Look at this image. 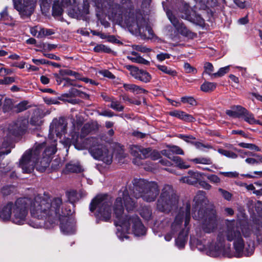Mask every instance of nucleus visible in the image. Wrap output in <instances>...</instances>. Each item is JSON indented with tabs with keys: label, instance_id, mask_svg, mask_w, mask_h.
Masks as SVG:
<instances>
[{
	"label": "nucleus",
	"instance_id": "1",
	"mask_svg": "<svg viewBox=\"0 0 262 262\" xmlns=\"http://www.w3.org/2000/svg\"><path fill=\"white\" fill-rule=\"evenodd\" d=\"M225 231L219 232L212 243L203 238L202 233L196 231V236L190 237L191 246L204 252L209 256L227 257L249 256L254 251L252 231L249 225L241 220H226Z\"/></svg>",
	"mask_w": 262,
	"mask_h": 262
},
{
	"label": "nucleus",
	"instance_id": "2",
	"mask_svg": "<svg viewBox=\"0 0 262 262\" xmlns=\"http://www.w3.org/2000/svg\"><path fill=\"white\" fill-rule=\"evenodd\" d=\"M95 4L99 13H108L109 17L114 20L124 23L130 32L139 35L143 38L151 39L154 37V32L143 16L140 10L135 9L130 0H122L120 4H113L102 0H83V13H89V4Z\"/></svg>",
	"mask_w": 262,
	"mask_h": 262
},
{
	"label": "nucleus",
	"instance_id": "3",
	"mask_svg": "<svg viewBox=\"0 0 262 262\" xmlns=\"http://www.w3.org/2000/svg\"><path fill=\"white\" fill-rule=\"evenodd\" d=\"M51 205L47 198L38 194L33 199L28 197L19 198L15 203L9 202L0 211V218L8 221L13 213L12 222L17 224H23L30 208L31 215L35 218H42L49 215V208Z\"/></svg>",
	"mask_w": 262,
	"mask_h": 262
},
{
	"label": "nucleus",
	"instance_id": "4",
	"mask_svg": "<svg viewBox=\"0 0 262 262\" xmlns=\"http://www.w3.org/2000/svg\"><path fill=\"white\" fill-rule=\"evenodd\" d=\"M122 200L128 212L133 211L136 206L135 200L129 195L126 188L119 192V196L116 199L114 206V212L116 219L115 221V225L117 227L116 232L117 237L121 241H124V239H128L129 237L127 234L131 225L133 232L135 236H140L145 235L146 228L138 216L137 215L129 216L124 215Z\"/></svg>",
	"mask_w": 262,
	"mask_h": 262
},
{
	"label": "nucleus",
	"instance_id": "5",
	"mask_svg": "<svg viewBox=\"0 0 262 262\" xmlns=\"http://www.w3.org/2000/svg\"><path fill=\"white\" fill-rule=\"evenodd\" d=\"M43 196L47 198L51 207L48 209V216L38 219L44 220L51 225L60 221V228L62 233L67 235L75 233L76 231V222L74 218L69 216L72 212L71 206L63 204L60 198H55L51 201L49 195L45 193Z\"/></svg>",
	"mask_w": 262,
	"mask_h": 262
},
{
	"label": "nucleus",
	"instance_id": "6",
	"mask_svg": "<svg viewBox=\"0 0 262 262\" xmlns=\"http://www.w3.org/2000/svg\"><path fill=\"white\" fill-rule=\"evenodd\" d=\"M190 219V205L187 204L185 208L181 209L176 216L174 221L171 223L170 219L165 218L161 221L160 228L165 229L164 239L167 242L171 240L175 234L178 236L175 239L176 246L182 249L185 247L187 239L188 230L182 228V224L185 220V227L189 223Z\"/></svg>",
	"mask_w": 262,
	"mask_h": 262
},
{
	"label": "nucleus",
	"instance_id": "7",
	"mask_svg": "<svg viewBox=\"0 0 262 262\" xmlns=\"http://www.w3.org/2000/svg\"><path fill=\"white\" fill-rule=\"evenodd\" d=\"M56 152V148L54 145L46 147L45 142L36 143L33 148L23 154L19 160V166L24 173H31L35 165L40 162L45 170L49 165L51 157Z\"/></svg>",
	"mask_w": 262,
	"mask_h": 262
},
{
	"label": "nucleus",
	"instance_id": "8",
	"mask_svg": "<svg viewBox=\"0 0 262 262\" xmlns=\"http://www.w3.org/2000/svg\"><path fill=\"white\" fill-rule=\"evenodd\" d=\"M101 141L97 138L90 137L85 139L83 141V149H88L94 159L102 161L106 164H111L113 160L112 152L108 151Z\"/></svg>",
	"mask_w": 262,
	"mask_h": 262
},
{
	"label": "nucleus",
	"instance_id": "9",
	"mask_svg": "<svg viewBox=\"0 0 262 262\" xmlns=\"http://www.w3.org/2000/svg\"><path fill=\"white\" fill-rule=\"evenodd\" d=\"M112 203V199L109 195L98 194L92 201L90 209L94 212L97 219L107 222L111 217Z\"/></svg>",
	"mask_w": 262,
	"mask_h": 262
},
{
	"label": "nucleus",
	"instance_id": "10",
	"mask_svg": "<svg viewBox=\"0 0 262 262\" xmlns=\"http://www.w3.org/2000/svg\"><path fill=\"white\" fill-rule=\"evenodd\" d=\"M134 184V194L136 199L143 198L147 202L155 201L159 194V190L155 181H138Z\"/></svg>",
	"mask_w": 262,
	"mask_h": 262
},
{
	"label": "nucleus",
	"instance_id": "11",
	"mask_svg": "<svg viewBox=\"0 0 262 262\" xmlns=\"http://www.w3.org/2000/svg\"><path fill=\"white\" fill-rule=\"evenodd\" d=\"M178 197L173 188L168 185H165L162 189L157 208L162 212H169L173 206L177 205Z\"/></svg>",
	"mask_w": 262,
	"mask_h": 262
},
{
	"label": "nucleus",
	"instance_id": "12",
	"mask_svg": "<svg viewBox=\"0 0 262 262\" xmlns=\"http://www.w3.org/2000/svg\"><path fill=\"white\" fill-rule=\"evenodd\" d=\"M199 219H203L201 228L204 233H210L215 231L218 227L216 211L213 207H208L205 210L198 211Z\"/></svg>",
	"mask_w": 262,
	"mask_h": 262
},
{
	"label": "nucleus",
	"instance_id": "13",
	"mask_svg": "<svg viewBox=\"0 0 262 262\" xmlns=\"http://www.w3.org/2000/svg\"><path fill=\"white\" fill-rule=\"evenodd\" d=\"M72 124L74 133L72 136L71 143L78 150L82 149V115L80 112L73 116Z\"/></svg>",
	"mask_w": 262,
	"mask_h": 262
},
{
	"label": "nucleus",
	"instance_id": "14",
	"mask_svg": "<svg viewBox=\"0 0 262 262\" xmlns=\"http://www.w3.org/2000/svg\"><path fill=\"white\" fill-rule=\"evenodd\" d=\"M65 75L72 76L79 81L82 80V76L79 73L69 69H61L59 70V74H54V76L58 84H60L62 82H64V84L63 85V86L77 85L74 79L62 77ZM78 86L79 85H78Z\"/></svg>",
	"mask_w": 262,
	"mask_h": 262
},
{
	"label": "nucleus",
	"instance_id": "15",
	"mask_svg": "<svg viewBox=\"0 0 262 262\" xmlns=\"http://www.w3.org/2000/svg\"><path fill=\"white\" fill-rule=\"evenodd\" d=\"M29 121L23 118H19L9 125L7 138L11 140V137H18L24 135L28 129Z\"/></svg>",
	"mask_w": 262,
	"mask_h": 262
},
{
	"label": "nucleus",
	"instance_id": "16",
	"mask_svg": "<svg viewBox=\"0 0 262 262\" xmlns=\"http://www.w3.org/2000/svg\"><path fill=\"white\" fill-rule=\"evenodd\" d=\"M13 6L23 18L30 17L34 8V0H12Z\"/></svg>",
	"mask_w": 262,
	"mask_h": 262
},
{
	"label": "nucleus",
	"instance_id": "17",
	"mask_svg": "<svg viewBox=\"0 0 262 262\" xmlns=\"http://www.w3.org/2000/svg\"><path fill=\"white\" fill-rule=\"evenodd\" d=\"M181 13V17L182 18L202 27L204 26V19L201 16V14L196 13L195 11L192 10L187 4L185 3L183 5Z\"/></svg>",
	"mask_w": 262,
	"mask_h": 262
},
{
	"label": "nucleus",
	"instance_id": "18",
	"mask_svg": "<svg viewBox=\"0 0 262 262\" xmlns=\"http://www.w3.org/2000/svg\"><path fill=\"white\" fill-rule=\"evenodd\" d=\"M166 12L169 20L180 34L184 36L190 38H193L195 36V34L188 29L182 22L176 17L170 10H167Z\"/></svg>",
	"mask_w": 262,
	"mask_h": 262
},
{
	"label": "nucleus",
	"instance_id": "19",
	"mask_svg": "<svg viewBox=\"0 0 262 262\" xmlns=\"http://www.w3.org/2000/svg\"><path fill=\"white\" fill-rule=\"evenodd\" d=\"M67 122L64 117L54 119L51 123L49 135L56 134L57 137L64 134L67 131Z\"/></svg>",
	"mask_w": 262,
	"mask_h": 262
},
{
	"label": "nucleus",
	"instance_id": "20",
	"mask_svg": "<svg viewBox=\"0 0 262 262\" xmlns=\"http://www.w3.org/2000/svg\"><path fill=\"white\" fill-rule=\"evenodd\" d=\"M126 68L130 72V74L136 79L144 83H148L151 79L150 74L145 70L139 69L132 65H127Z\"/></svg>",
	"mask_w": 262,
	"mask_h": 262
},
{
	"label": "nucleus",
	"instance_id": "21",
	"mask_svg": "<svg viewBox=\"0 0 262 262\" xmlns=\"http://www.w3.org/2000/svg\"><path fill=\"white\" fill-rule=\"evenodd\" d=\"M225 177L231 179H258L262 178V171H255L251 173L239 174L236 171L220 172Z\"/></svg>",
	"mask_w": 262,
	"mask_h": 262
},
{
	"label": "nucleus",
	"instance_id": "22",
	"mask_svg": "<svg viewBox=\"0 0 262 262\" xmlns=\"http://www.w3.org/2000/svg\"><path fill=\"white\" fill-rule=\"evenodd\" d=\"M169 114L172 117H176L185 122H193L195 121V118L192 115L181 110L170 111L169 112Z\"/></svg>",
	"mask_w": 262,
	"mask_h": 262
},
{
	"label": "nucleus",
	"instance_id": "23",
	"mask_svg": "<svg viewBox=\"0 0 262 262\" xmlns=\"http://www.w3.org/2000/svg\"><path fill=\"white\" fill-rule=\"evenodd\" d=\"M196 2V7L200 10H206L209 13L211 12L210 8L216 5V0H194Z\"/></svg>",
	"mask_w": 262,
	"mask_h": 262
},
{
	"label": "nucleus",
	"instance_id": "24",
	"mask_svg": "<svg viewBox=\"0 0 262 262\" xmlns=\"http://www.w3.org/2000/svg\"><path fill=\"white\" fill-rule=\"evenodd\" d=\"M81 170V165L79 162L72 161L67 163L63 170L65 173H78Z\"/></svg>",
	"mask_w": 262,
	"mask_h": 262
},
{
	"label": "nucleus",
	"instance_id": "25",
	"mask_svg": "<svg viewBox=\"0 0 262 262\" xmlns=\"http://www.w3.org/2000/svg\"><path fill=\"white\" fill-rule=\"evenodd\" d=\"M42 112L39 110H35L30 120V123L31 125L40 126L42 123Z\"/></svg>",
	"mask_w": 262,
	"mask_h": 262
},
{
	"label": "nucleus",
	"instance_id": "26",
	"mask_svg": "<svg viewBox=\"0 0 262 262\" xmlns=\"http://www.w3.org/2000/svg\"><path fill=\"white\" fill-rule=\"evenodd\" d=\"M123 88L125 90L129 91L136 94L147 93L148 92V91L145 89L134 84L125 83L123 84Z\"/></svg>",
	"mask_w": 262,
	"mask_h": 262
},
{
	"label": "nucleus",
	"instance_id": "27",
	"mask_svg": "<svg viewBox=\"0 0 262 262\" xmlns=\"http://www.w3.org/2000/svg\"><path fill=\"white\" fill-rule=\"evenodd\" d=\"M141 146L138 145H133L130 147V152L131 154L136 159L133 160V162L137 165H139L141 164V161H140V157L141 155Z\"/></svg>",
	"mask_w": 262,
	"mask_h": 262
},
{
	"label": "nucleus",
	"instance_id": "28",
	"mask_svg": "<svg viewBox=\"0 0 262 262\" xmlns=\"http://www.w3.org/2000/svg\"><path fill=\"white\" fill-rule=\"evenodd\" d=\"M131 54L134 56H128L127 58L132 62L144 65H148L149 64V61L146 60L140 56L137 52L135 51H132L131 52Z\"/></svg>",
	"mask_w": 262,
	"mask_h": 262
},
{
	"label": "nucleus",
	"instance_id": "29",
	"mask_svg": "<svg viewBox=\"0 0 262 262\" xmlns=\"http://www.w3.org/2000/svg\"><path fill=\"white\" fill-rule=\"evenodd\" d=\"M68 15L72 18L80 20L82 18V12L79 7L72 6V8L68 10Z\"/></svg>",
	"mask_w": 262,
	"mask_h": 262
},
{
	"label": "nucleus",
	"instance_id": "30",
	"mask_svg": "<svg viewBox=\"0 0 262 262\" xmlns=\"http://www.w3.org/2000/svg\"><path fill=\"white\" fill-rule=\"evenodd\" d=\"M242 118L245 121L251 125L256 124V123H258V120L255 119L254 115L248 110L245 112Z\"/></svg>",
	"mask_w": 262,
	"mask_h": 262
},
{
	"label": "nucleus",
	"instance_id": "31",
	"mask_svg": "<svg viewBox=\"0 0 262 262\" xmlns=\"http://www.w3.org/2000/svg\"><path fill=\"white\" fill-rule=\"evenodd\" d=\"M59 1H55L52 6V14L53 16H60L63 13V9Z\"/></svg>",
	"mask_w": 262,
	"mask_h": 262
},
{
	"label": "nucleus",
	"instance_id": "32",
	"mask_svg": "<svg viewBox=\"0 0 262 262\" xmlns=\"http://www.w3.org/2000/svg\"><path fill=\"white\" fill-rule=\"evenodd\" d=\"M2 104H3L2 109L4 113L9 112L11 110L13 111L14 106L11 99L6 98Z\"/></svg>",
	"mask_w": 262,
	"mask_h": 262
},
{
	"label": "nucleus",
	"instance_id": "33",
	"mask_svg": "<svg viewBox=\"0 0 262 262\" xmlns=\"http://www.w3.org/2000/svg\"><path fill=\"white\" fill-rule=\"evenodd\" d=\"M28 102L27 101H23L14 106L13 112L19 113L27 110L29 108Z\"/></svg>",
	"mask_w": 262,
	"mask_h": 262
},
{
	"label": "nucleus",
	"instance_id": "34",
	"mask_svg": "<svg viewBox=\"0 0 262 262\" xmlns=\"http://www.w3.org/2000/svg\"><path fill=\"white\" fill-rule=\"evenodd\" d=\"M216 86V83L211 82H205L201 86V89L205 92H209L213 91Z\"/></svg>",
	"mask_w": 262,
	"mask_h": 262
},
{
	"label": "nucleus",
	"instance_id": "35",
	"mask_svg": "<svg viewBox=\"0 0 262 262\" xmlns=\"http://www.w3.org/2000/svg\"><path fill=\"white\" fill-rule=\"evenodd\" d=\"M170 159L173 161L180 168L186 169L189 167V165L186 164L182 159L178 156H171V158Z\"/></svg>",
	"mask_w": 262,
	"mask_h": 262
},
{
	"label": "nucleus",
	"instance_id": "36",
	"mask_svg": "<svg viewBox=\"0 0 262 262\" xmlns=\"http://www.w3.org/2000/svg\"><path fill=\"white\" fill-rule=\"evenodd\" d=\"M158 69L163 72L165 74H168L170 76H176L177 75V72L170 68V67H167L164 65H158Z\"/></svg>",
	"mask_w": 262,
	"mask_h": 262
},
{
	"label": "nucleus",
	"instance_id": "37",
	"mask_svg": "<svg viewBox=\"0 0 262 262\" xmlns=\"http://www.w3.org/2000/svg\"><path fill=\"white\" fill-rule=\"evenodd\" d=\"M66 196L68 201L71 204H73L78 199L77 191L74 190L67 191Z\"/></svg>",
	"mask_w": 262,
	"mask_h": 262
},
{
	"label": "nucleus",
	"instance_id": "38",
	"mask_svg": "<svg viewBox=\"0 0 262 262\" xmlns=\"http://www.w3.org/2000/svg\"><path fill=\"white\" fill-rule=\"evenodd\" d=\"M111 102V104L108 105L110 107L118 112L123 111L124 106L121 104L120 101L114 98Z\"/></svg>",
	"mask_w": 262,
	"mask_h": 262
},
{
	"label": "nucleus",
	"instance_id": "39",
	"mask_svg": "<svg viewBox=\"0 0 262 262\" xmlns=\"http://www.w3.org/2000/svg\"><path fill=\"white\" fill-rule=\"evenodd\" d=\"M140 214L144 219L147 221L150 219L152 215L151 210L147 207H143L140 212Z\"/></svg>",
	"mask_w": 262,
	"mask_h": 262
},
{
	"label": "nucleus",
	"instance_id": "40",
	"mask_svg": "<svg viewBox=\"0 0 262 262\" xmlns=\"http://www.w3.org/2000/svg\"><path fill=\"white\" fill-rule=\"evenodd\" d=\"M217 151L220 154L227 158L231 159H236L237 158V155L232 151L225 150L222 148H219Z\"/></svg>",
	"mask_w": 262,
	"mask_h": 262
},
{
	"label": "nucleus",
	"instance_id": "41",
	"mask_svg": "<svg viewBox=\"0 0 262 262\" xmlns=\"http://www.w3.org/2000/svg\"><path fill=\"white\" fill-rule=\"evenodd\" d=\"M193 201L196 205L202 204L205 201V193L203 191H199L195 196Z\"/></svg>",
	"mask_w": 262,
	"mask_h": 262
},
{
	"label": "nucleus",
	"instance_id": "42",
	"mask_svg": "<svg viewBox=\"0 0 262 262\" xmlns=\"http://www.w3.org/2000/svg\"><path fill=\"white\" fill-rule=\"evenodd\" d=\"M188 174L186 180H191L189 179L193 180H201L202 178L201 173L197 171L190 170L188 171Z\"/></svg>",
	"mask_w": 262,
	"mask_h": 262
},
{
	"label": "nucleus",
	"instance_id": "43",
	"mask_svg": "<svg viewBox=\"0 0 262 262\" xmlns=\"http://www.w3.org/2000/svg\"><path fill=\"white\" fill-rule=\"evenodd\" d=\"M230 66H227L225 67L221 68L217 72L211 74L212 77H222L229 71Z\"/></svg>",
	"mask_w": 262,
	"mask_h": 262
},
{
	"label": "nucleus",
	"instance_id": "44",
	"mask_svg": "<svg viewBox=\"0 0 262 262\" xmlns=\"http://www.w3.org/2000/svg\"><path fill=\"white\" fill-rule=\"evenodd\" d=\"M238 145L241 147L250 149L256 151H260V148L254 144L241 142L238 144Z\"/></svg>",
	"mask_w": 262,
	"mask_h": 262
},
{
	"label": "nucleus",
	"instance_id": "45",
	"mask_svg": "<svg viewBox=\"0 0 262 262\" xmlns=\"http://www.w3.org/2000/svg\"><path fill=\"white\" fill-rule=\"evenodd\" d=\"M74 79L75 80L76 83L77 85H79L80 86H78V85L73 86L74 87L72 88L70 90V94L71 95V96H72V97L80 96L81 95V94L82 93V91H80V90H78L76 87L80 88L81 85H80L78 83L77 81V80H78L77 79H76V78H75Z\"/></svg>",
	"mask_w": 262,
	"mask_h": 262
},
{
	"label": "nucleus",
	"instance_id": "46",
	"mask_svg": "<svg viewBox=\"0 0 262 262\" xmlns=\"http://www.w3.org/2000/svg\"><path fill=\"white\" fill-rule=\"evenodd\" d=\"M181 101L183 103H188L191 106L196 105V101L193 97L190 96H184L181 98Z\"/></svg>",
	"mask_w": 262,
	"mask_h": 262
},
{
	"label": "nucleus",
	"instance_id": "47",
	"mask_svg": "<svg viewBox=\"0 0 262 262\" xmlns=\"http://www.w3.org/2000/svg\"><path fill=\"white\" fill-rule=\"evenodd\" d=\"M231 108L236 111L237 118L242 117L245 112L247 110L241 105H234Z\"/></svg>",
	"mask_w": 262,
	"mask_h": 262
},
{
	"label": "nucleus",
	"instance_id": "48",
	"mask_svg": "<svg viewBox=\"0 0 262 262\" xmlns=\"http://www.w3.org/2000/svg\"><path fill=\"white\" fill-rule=\"evenodd\" d=\"M94 50L96 52L110 53L111 51L110 48L102 44L97 45L94 47Z\"/></svg>",
	"mask_w": 262,
	"mask_h": 262
},
{
	"label": "nucleus",
	"instance_id": "49",
	"mask_svg": "<svg viewBox=\"0 0 262 262\" xmlns=\"http://www.w3.org/2000/svg\"><path fill=\"white\" fill-rule=\"evenodd\" d=\"M151 148L150 147L144 148L141 147L140 160L149 158Z\"/></svg>",
	"mask_w": 262,
	"mask_h": 262
},
{
	"label": "nucleus",
	"instance_id": "50",
	"mask_svg": "<svg viewBox=\"0 0 262 262\" xmlns=\"http://www.w3.org/2000/svg\"><path fill=\"white\" fill-rule=\"evenodd\" d=\"M14 189L12 185L5 186L2 188L1 192L4 196L8 195L13 192Z\"/></svg>",
	"mask_w": 262,
	"mask_h": 262
},
{
	"label": "nucleus",
	"instance_id": "51",
	"mask_svg": "<svg viewBox=\"0 0 262 262\" xmlns=\"http://www.w3.org/2000/svg\"><path fill=\"white\" fill-rule=\"evenodd\" d=\"M133 48L137 51L142 53H147L151 51V49L147 48L146 46L143 45H134Z\"/></svg>",
	"mask_w": 262,
	"mask_h": 262
},
{
	"label": "nucleus",
	"instance_id": "52",
	"mask_svg": "<svg viewBox=\"0 0 262 262\" xmlns=\"http://www.w3.org/2000/svg\"><path fill=\"white\" fill-rule=\"evenodd\" d=\"M193 144L199 149H203V148H206L208 149H211L212 147L211 145L208 144H203L200 142H193Z\"/></svg>",
	"mask_w": 262,
	"mask_h": 262
},
{
	"label": "nucleus",
	"instance_id": "53",
	"mask_svg": "<svg viewBox=\"0 0 262 262\" xmlns=\"http://www.w3.org/2000/svg\"><path fill=\"white\" fill-rule=\"evenodd\" d=\"M11 152V149H6L5 151L0 152V168L5 167L6 164L2 162L4 158L5 155H7Z\"/></svg>",
	"mask_w": 262,
	"mask_h": 262
},
{
	"label": "nucleus",
	"instance_id": "54",
	"mask_svg": "<svg viewBox=\"0 0 262 262\" xmlns=\"http://www.w3.org/2000/svg\"><path fill=\"white\" fill-rule=\"evenodd\" d=\"M178 137L179 138L183 140L184 141H185L186 142L191 143L192 144H193V142L191 141V140L195 139V138L191 135H183V134H179L178 135Z\"/></svg>",
	"mask_w": 262,
	"mask_h": 262
},
{
	"label": "nucleus",
	"instance_id": "55",
	"mask_svg": "<svg viewBox=\"0 0 262 262\" xmlns=\"http://www.w3.org/2000/svg\"><path fill=\"white\" fill-rule=\"evenodd\" d=\"M40 7L41 9L48 10L50 7L52 0H40Z\"/></svg>",
	"mask_w": 262,
	"mask_h": 262
},
{
	"label": "nucleus",
	"instance_id": "56",
	"mask_svg": "<svg viewBox=\"0 0 262 262\" xmlns=\"http://www.w3.org/2000/svg\"><path fill=\"white\" fill-rule=\"evenodd\" d=\"M184 68L186 71V72L187 73H196L197 72L196 69L192 67L189 63L187 62L184 63Z\"/></svg>",
	"mask_w": 262,
	"mask_h": 262
},
{
	"label": "nucleus",
	"instance_id": "57",
	"mask_svg": "<svg viewBox=\"0 0 262 262\" xmlns=\"http://www.w3.org/2000/svg\"><path fill=\"white\" fill-rule=\"evenodd\" d=\"M54 34V31L50 29H41L39 32V35L43 36H49Z\"/></svg>",
	"mask_w": 262,
	"mask_h": 262
},
{
	"label": "nucleus",
	"instance_id": "58",
	"mask_svg": "<svg viewBox=\"0 0 262 262\" xmlns=\"http://www.w3.org/2000/svg\"><path fill=\"white\" fill-rule=\"evenodd\" d=\"M15 81V79L11 77H6L3 79H0V84H9Z\"/></svg>",
	"mask_w": 262,
	"mask_h": 262
},
{
	"label": "nucleus",
	"instance_id": "59",
	"mask_svg": "<svg viewBox=\"0 0 262 262\" xmlns=\"http://www.w3.org/2000/svg\"><path fill=\"white\" fill-rule=\"evenodd\" d=\"M161 157L159 151L156 150H152L151 152H150L149 157V158H150L152 160H156Z\"/></svg>",
	"mask_w": 262,
	"mask_h": 262
},
{
	"label": "nucleus",
	"instance_id": "60",
	"mask_svg": "<svg viewBox=\"0 0 262 262\" xmlns=\"http://www.w3.org/2000/svg\"><path fill=\"white\" fill-rule=\"evenodd\" d=\"M219 191L221 192L223 198L228 200L230 201L232 197V194L228 191L225 190L222 188H220Z\"/></svg>",
	"mask_w": 262,
	"mask_h": 262
},
{
	"label": "nucleus",
	"instance_id": "61",
	"mask_svg": "<svg viewBox=\"0 0 262 262\" xmlns=\"http://www.w3.org/2000/svg\"><path fill=\"white\" fill-rule=\"evenodd\" d=\"M98 114L99 116L107 117H113L115 115L114 113L110 111V110H104L101 112H98Z\"/></svg>",
	"mask_w": 262,
	"mask_h": 262
},
{
	"label": "nucleus",
	"instance_id": "62",
	"mask_svg": "<svg viewBox=\"0 0 262 262\" xmlns=\"http://www.w3.org/2000/svg\"><path fill=\"white\" fill-rule=\"evenodd\" d=\"M170 151L178 155H183L184 154L183 150L178 146H172L170 148Z\"/></svg>",
	"mask_w": 262,
	"mask_h": 262
},
{
	"label": "nucleus",
	"instance_id": "63",
	"mask_svg": "<svg viewBox=\"0 0 262 262\" xmlns=\"http://www.w3.org/2000/svg\"><path fill=\"white\" fill-rule=\"evenodd\" d=\"M170 57V54L165 53H160L157 55V59L160 61H162L166 59H169Z\"/></svg>",
	"mask_w": 262,
	"mask_h": 262
},
{
	"label": "nucleus",
	"instance_id": "64",
	"mask_svg": "<svg viewBox=\"0 0 262 262\" xmlns=\"http://www.w3.org/2000/svg\"><path fill=\"white\" fill-rule=\"evenodd\" d=\"M204 68L206 73L209 75H211V73L214 70L213 65L210 62H206L204 65Z\"/></svg>",
	"mask_w": 262,
	"mask_h": 262
}]
</instances>
